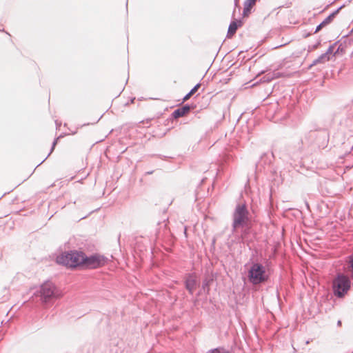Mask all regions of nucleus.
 <instances>
[{
  "label": "nucleus",
  "instance_id": "obj_1",
  "mask_svg": "<svg viewBox=\"0 0 353 353\" xmlns=\"http://www.w3.org/2000/svg\"><path fill=\"white\" fill-rule=\"evenodd\" d=\"M250 222V212L245 203L236 204L232 213V232L237 228L246 226Z\"/></svg>",
  "mask_w": 353,
  "mask_h": 353
},
{
  "label": "nucleus",
  "instance_id": "obj_2",
  "mask_svg": "<svg viewBox=\"0 0 353 353\" xmlns=\"http://www.w3.org/2000/svg\"><path fill=\"white\" fill-rule=\"evenodd\" d=\"M84 253L81 251L73 250L65 254H62L57 257V262L59 264L69 266L70 268H76L78 266H83Z\"/></svg>",
  "mask_w": 353,
  "mask_h": 353
},
{
  "label": "nucleus",
  "instance_id": "obj_3",
  "mask_svg": "<svg viewBox=\"0 0 353 353\" xmlns=\"http://www.w3.org/2000/svg\"><path fill=\"white\" fill-rule=\"evenodd\" d=\"M350 279L343 273L337 274L332 281V289L334 294L338 298H342L350 289Z\"/></svg>",
  "mask_w": 353,
  "mask_h": 353
},
{
  "label": "nucleus",
  "instance_id": "obj_4",
  "mask_svg": "<svg viewBox=\"0 0 353 353\" xmlns=\"http://www.w3.org/2000/svg\"><path fill=\"white\" fill-rule=\"evenodd\" d=\"M248 279L253 285H259L268 281L265 267L259 263H254L248 271Z\"/></svg>",
  "mask_w": 353,
  "mask_h": 353
},
{
  "label": "nucleus",
  "instance_id": "obj_5",
  "mask_svg": "<svg viewBox=\"0 0 353 353\" xmlns=\"http://www.w3.org/2000/svg\"><path fill=\"white\" fill-rule=\"evenodd\" d=\"M39 293L41 302L45 304L52 302L59 296L57 288L50 281L43 283L40 286Z\"/></svg>",
  "mask_w": 353,
  "mask_h": 353
},
{
  "label": "nucleus",
  "instance_id": "obj_6",
  "mask_svg": "<svg viewBox=\"0 0 353 353\" xmlns=\"http://www.w3.org/2000/svg\"><path fill=\"white\" fill-rule=\"evenodd\" d=\"M83 261V266L87 268H98L105 265L108 259L103 255L99 254H94L90 256H87L84 254V258L81 259Z\"/></svg>",
  "mask_w": 353,
  "mask_h": 353
},
{
  "label": "nucleus",
  "instance_id": "obj_7",
  "mask_svg": "<svg viewBox=\"0 0 353 353\" xmlns=\"http://www.w3.org/2000/svg\"><path fill=\"white\" fill-rule=\"evenodd\" d=\"M305 139L310 143H315L319 148H324L328 142V134L325 130L310 131Z\"/></svg>",
  "mask_w": 353,
  "mask_h": 353
},
{
  "label": "nucleus",
  "instance_id": "obj_8",
  "mask_svg": "<svg viewBox=\"0 0 353 353\" xmlns=\"http://www.w3.org/2000/svg\"><path fill=\"white\" fill-rule=\"evenodd\" d=\"M197 280L194 274H188L185 280V287L190 294H193L196 285Z\"/></svg>",
  "mask_w": 353,
  "mask_h": 353
},
{
  "label": "nucleus",
  "instance_id": "obj_9",
  "mask_svg": "<svg viewBox=\"0 0 353 353\" xmlns=\"http://www.w3.org/2000/svg\"><path fill=\"white\" fill-rule=\"evenodd\" d=\"M341 7L339 8L337 10H336L334 12L331 13L328 17H327L320 24H319L314 32V34L317 33L319 32L323 28L330 24L335 17V16L339 13V10H341Z\"/></svg>",
  "mask_w": 353,
  "mask_h": 353
},
{
  "label": "nucleus",
  "instance_id": "obj_10",
  "mask_svg": "<svg viewBox=\"0 0 353 353\" xmlns=\"http://www.w3.org/2000/svg\"><path fill=\"white\" fill-rule=\"evenodd\" d=\"M243 21L241 19H234L229 25L227 37H232L236 32L238 28L242 26Z\"/></svg>",
  "mask_w": 353,
  "mask_h": 353
},
{
  "label": "nucleus",
  "instance_id": "obj_11",
  "mask_svg": "<svg viewBox=\"0 0 353 353\" xmlns=\"http://www.w3.org/2000/svg\"><path fill=\"white\" fill-rule=\"evenodd\" d=\"M191 110L190 106L188 104H185L181 108L176 109L172 113V117L174 119H178L188 114Z\"/></svg>",
  "mask_w": 353,
  "mask_h": 353
},
{
  "label": "nucleus",
  "instance_id": "obj_12",
  "mask_svg": "<svg viewBox=\"0 0 353 353\" xmlns=\"http://www.w3.org/2000/svg\"><path fill=\"white\" fill-rule=\"evenodd\" d=\"M256 1L254 0H245L244 2V7L243 10V17H246L250 14L252 7L255 5Z\"/></svg>",
  "mask_w": 353,
  "mask_h": 353
},
{
  "label": "nucleus",
  "instance_id": "obj_13",
  "mask_svg": "<svg viewBox=\"0 0 353 353\" xmlns=\"http://www.w3.org/2000/svg\"><path fill=\"white\" fill-rule=\"evenodd\" d=\"M281 77V74L279 72H270L267 73L261 81L263 82H270L274 79H277Z\"/></svg>",
  "mask_w": 353,
  "mask_h": 353
},
{
  "label": "nucleus",
  "instance_id": "obj_14",
  "mask_svg": "<svg viewBox=\"0 0 353 353\" xmlns=\"http://www.w3.org/2000/svg\"><path fill=\"white\" fill-rule=\"evenodd\" d=\"M330 57L327 56V54H322L317 59H314L310 66L315 65L318 63H325L330 60Z\"/></svg>",
  "mask_w": 353,
  "mask_h": 353
},
{
  "label": "nucleus",
  "instance_id": "obj_15",
  "mask_svg": "<svg viewBox=\"0 0 353 353\" xmlns=\"http://www.w3.org/2000/svg\"><path fill=\"white\" fill-rule=\"evenodd\" d=\"M210 282H211V280L208 278H205V279H203V281L202 282V289L206 293H208L210 291Z\"/></svg>",
  "mask_w": 353,
  "mask_h": 353
},
{
  "label": "nucleus",
  "instance_id": "obj_16",
  "mask_svg": "<svg viewBox=\"0 0 353 353\" xmlns=\"http://www.w3.org/2000/svg\"><path fill=\"white\" fill-rule=\"evenodd\" d=\"M210 353H230L229 351L225 350H221L219 348H215L210 351Z\"/></svg>",
  "mask_w": 353,
  "mask_h": 353
},
{
  "label": "nucleus",
  "instance_id": "obj_17",
  "mask_svg": "<svg viewBox=\"0 0 353 353\" xmlns=\"http://www.w3.org/2000/svg\"><path fill=\"white\" fill-rule=\"evenodd\" d=\"M201 84L197 83L190 90L189 92L190 93V94L193 95L199 90Z\"/></svg>",
  "mask_w": 353,
  "mask_h": 353
},
{
  "label": "nucleus",
  "instance_id": "obj_18",
  "mask_svg": "<svg viewBox=\"0 0 353 353\" xmlns=\"http://www.w3.org/2000/svg\"><path fill=\"white\" fill-rule=\"evenodd\" d=\"M333 46H330L325 54H327V56L330 58L333 53Z\"/></svg>",
  "mask_w": 353,
  "mask_h": 353
},
{
  "label": "nucleus",
  "instance_id": "obj_19",
  "mask_svg": "<svg viewBox=\"0 0 353 353\" xmlns=\"http://www.w3.org/2000/svg\"><path fill=\"white\" fill-rule=\"evenodd\" d=\"M235 9L238 8L240 10L241 7L239 6L240 0H234Z\"/></svg>",
  "mask_w": 353,
  "mask_h": 353
},
{
  "label": "nucleus",
  "instance_id": "obj_20",
  "mask_svg": "<svg viewBox=\"0 0 353 353\" xmlns=\"http://www.w3.org/2000/svg\"><path fill=\"white\" fill-rule=\"evenodd\" d=\"M59 139V138H57V139H55V140L53 141L52 145V148H51V150H50V153L48 154V156L51 154V152L53 151V150H54V147H55V145H56V144H57V139Z\"/></svg>",
  "mask_w": 353,
  "mask_h": 353
},
{
  "label": "nucleus",
  "instance_id": "obj_21",
  "mask_svg": "<svg viewBox=\"0 0 353 353\" xmlns=\"http://www.w3.org/2000/svg\"><path fill=\"white\" fill-rule=\"evenodd\" d=\"M191 96H192V94H190V92L186 94L185 95V97H183V102L186 101L187 100H188L190 98Z\"/></svg>",
  "mask_w": 353,
  "mask_h": 353
},
{
  "label": "nucleus",
  "instance_id": "obj_22",
  "mask_svg": "<svg viewBox=\"0 0 353 353\" xmlns=\"http://www.w3.org/2000/svg\"><path fill=\"white\" fill-rule=\"evenodd\" d=\"M320 45V41H319L318 43H316V44H314L313 46H312V48L313 49H316L319 47V46Z\"/></svg>",
  "mask_w": 353,
  "mask_h": 353
},
{
  "label": "nucleus",
  "instance_id": "obj_23",
  "mask_svg": "<svg viewBox=\"0 0 353 353\" xmlns=\"http://www.w3.org/2000/svg\"><path fill=\"white\" fill-rule=\"evenodd\" d=\"M337 325H338V326H341V320H339V321H337Z\"/></svg>",
  "mask_w": 353,
  "mask_h": 353
},
{
  "label": "nucleus",
  "instance_id": "obj_24",
  "mask_svg": "<svg viewBox=\"0 0 353 353\" xmlns=\"http://www.w3.org/2000/svg\"><path fill=\"white\" fill-rule=\"evenodd\" d=\"M55 123H56L57 128H58L61 125V123H59L57 121H55Z\"/></svg>",
  "mask_w": 353,
  "mask_h": 353
},
{
  "label": "nucleus",
  "instance_id": "obj_25",
  "mask_svg": "<svg viewBox=\"0 0 353 353\" xmlns=\"http://www.w3.org/2000/svg\"><path fill=\"white\" fill-rule=\"evenodd\" d=\"M154 172V171H149L146 172V174H152Z\"/></svg>",
  "mask_w": 353,
  "mask_h": 353
},
{
  "label": "nucleus",
  "instance_id": "obj_26",
  "mask_svg": "<svg viewBox=\"0 0 353 353\" xmlns=\"http://www.w3.org/2000/svg\"><path fill=\"white\" fill-rule=\"evenodd\" d=\"M134 100H135V98H133L132 100V102H134Z\"/></svg>",
  "mask_w": 353,
  "mask_h": 353
},
{
  "label": "nucleus",
  "instance_id": "obj_27",
  "mask_svg": "<svg viewBox=\"0 0 353 353\" xmlns=\"http://www.w3.org/2000/svg\"><path fill=\"white\" fill-rule=\"evenodd\" d=\"M134 100H135V98H133L132 100V102H134Z\"/></svg>",
  "mask_w": 353,
  "mask_h": 353
},
{
  "label": "nucleus",
  "instance_id": "obj_28",
  "mask_svg": "<svg viewBox=\"0 0 353 353\" xmlns=\"http://www.w3.org/2000/svg\"><path fill=\"white\" fill-rule=\"evenodd\" d=\"M134 100H135V98H133L132 100V102H134Z\"/></svg>",
  "mask_w": 353,
  "mask_h": 353
}]
</instances>
